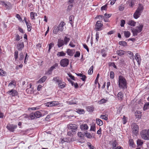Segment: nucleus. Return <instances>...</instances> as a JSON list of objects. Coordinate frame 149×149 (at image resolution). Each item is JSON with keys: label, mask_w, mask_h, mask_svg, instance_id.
Here are the masks:
<instances>
[{"label": "nucleus", "mask_w": 149, "mask_h": 149, "mask_svg": "<svg viewBox=\"0 0 149 149\" xmlns=\"http://www.w3.org/2000/svg\"><path fill=\"white\" fill-rule=\"evenodd\" d=\"M83 45L84 47L86 50L87 52H89V48H88V46L86 45V44H83Z\"/></svg>", "instance_id": "nucleus-60"}, {"label": "nucleus", "mask_w": 149, "mask_h": 149, "mask_svg": "<svg viewBox=\"0 0 149 149\" xmlns=\"http://www.w3.org/2000/svg\"><path fill=\"white\" fill-rule=\"evenodd\" d=\"M66 55V53H64L63 51L58 52L57 54V56L58 57L63 56Z\"/></svg>", "instance_id": "nucleus-29"}, {"label": "nucleus", "mask_w": 149, "mask_h": 149, "mask_svg": "<svg viewBox=\"0 0 149 149\" xmlns=\"http://www.w3.org/2000/svg\"><path fill=\"white\" fill-rule=\"evenodd\" d=\"M30 15L31 19L35 20L36 19L35 16L37 15V14L35 12H31L30 13Z\"/></svg>", "instance_id": "nucleus-21"}, {"label": "nucleus", "mask_w": 149, "mask_h": 149, "mask_svg": "<svg viewBox=\"0 0 149 149\" xmlns=\"http://www.w3.org/2000/svg\"><path fill=\"white\" fill-rule=\"evenodd\" d=\"M132 132L133 134L136 135L138 134L139 130L138 125L135 123L133 124L132 125Z\"/></svg>", "instance_id": "nucleus-7"}, {"label": "nucleus", "mask_w": 149, "mask_h": 149, "mask_svg": "<svg viewBox=\"0 0 149 149\" xmlns=\"http://www.w3.org/2000/svg\"><path fill=\"white\" fill-rule=\"evenodd\" d=\"M6 93L8 94L10 96L14 97L17 95L18 93L16 90L12 89L7 92Z\"/></svg>", "instance_id": "nucleus-9"}, {"label": "nucleus", "mask_w": 149, "mask_h": 149, "mask_svg": "<svg viewBox=\"0 0 149 149\" xmlns=\"http://www.w3.org/2000/svg\"><path fill=\"white\" fill-rule=\"evenodd\" d=\"M118 86L120 88L123 90L127 88V82L125 77L121 75H120L118 77Z\"/></svg>", "instance_id": "nucleus-1"}, {"label": "nucleus", "mask_w": 149, "mask_h": 149, "mask_svg": "<svg viewBox=\"0 0 149 149\" xmlns=\"http://www.w3.org/2000/svg\"><path fill=\"white\" fill-rule=\"evenodd\" d=\"M109 65L110 66H112L114 68L116 69L117 68L116 66L115 65V63L114 62H111L109 64Z\"/></svg>", "instance_id": "nucleus-63"}, {"label": "nucleus", "mask_w": 149, "mask_h": 149, "mask_svg": "<svg viewBox=\"0 0 149 149\" xmlns=\"http://www.w3.org/2000/svg\"><path fill=\"white\" fill-rule=\"evenodd\" d=\"M127 24L131 26H135L136 22L133 20H131L128 22Z\"/></svg>", "instance_id": "nucleus-25"}, {"label": "nucleus", "mask_w": 149, "mask_h": 149, "mask_svg": "<svg viewBox=\"0 0 149 149\" xmlns=\"http://www.w3.org/2000/svg\"><path fill=\"white\" fill-rule=\"evenodd\" d=\"M58 31H59V30L58 27H55L54 28L53 32L54 33L56 34Z\"/></svg>", "instance_id": "nucleus-44"}, {"label": "nucleus", "mask_w": 149, "mask_h": 149, "mask_svg": "<svg viewBox=\"0 0 149 149\" xmlns=\"http://www.w3.org/2000/svg\"><path fill=\"white\" fill-rule=\"evenodd\" d=\"M127 53L129 55H131V56L130 57V58L131 59H132L134 61V58L133 57L134 54H133V53L132 52H131V51H127Z\"/></svg>", "instance_id": "nucleus-43"}, {"label": "nucleus", "mask_w": 149, "mask_h": 149, "mask_svg": "<svg viewBox=\"0 0 149 149\" xmlns=\"http://www.w3.org/2000/svg\"><path fill=\"white\" fill-rule=\"evenodd\" d=\"M101 54L102 56L103 57H105L107 56V52L104 49L101 50Z\"/></svg>", "instance_id": "nucleus-30"}, {"label": "nucleus", "mask_w": 149, "mask_h": 149, "mask_svg": "<svg viewBox=\"0 0 149 149\" xmlns=\"http://www.w3.org/2000/svg\"><path fill=\"white\" fill-rule=\"evenodd\" d=\"M69 63V60L66 58L61 59L60 61V65L63 67H65L68 65Z\"/></svg>", "instance_id": "nucleus-6"}, {"label": "nucleus", "mask_w": 149, "mask_h": 149, "mask_svg": "<svg viewBox=\"0 0 149 149\" xmlns=\"http://www.w3.org/2000/svg\"><path fill=\"white\" fill-rule=\"evenodd\" d=\"M70 40V38H68L66 36H65L64 38L63 42L65 45H67L68 43L69 42Z\"/></svg>", "instance_id": "nucleus-28"}, {"label": "nucleus", "mask_w": 149, "mask_h": 149, "mask_svg": "<svg viewBox=\"0 0 149 149\" xmlns=\"http://www.w3.org/2000/svg\"><path fill=\"white\" fill-rule=\"evenodd\" d=\"M18 57V52L17 50H15L14 53V57L15 60H17Z\"/></svg>", "instance_id": "nucleus-36"}, {"label": "nucleus", "mask_w": 149, "mask_h": 149, "mask_svg": "<svg viewBox=\"0 0 149 149\" xmlns=\"http://www.w3.org/2000/svg\"><path fill=\"white\" fill-rule=\"evenodd\" d=\"M100 118L102 119H103L106 120H108V117L106 115H101L100 116Z\"/></svg>", "instance_id": "nucleus-51"}, {"label": "nucleus", "mask_w": 149, "mask_h": 149, "mask_svg": "<svg viewBox=\"0 0 149 149\" xmlns=\"http://www.w3.org/2000/svg\"><path fill=\"white\" fill-rule=\"evenodd\" d=\"M64 139V141L67 143H70L75 140V139L74 138H70L69 137L63 138Z\"/></svg>", "instance_id": "nucleus-17"}, {"label": "nucleus", "mask_w": 149, "mask_h": 149, "mask_svg": "<svg viewBox=\"0 0 149 149\" xmlns=\"http://www.w3.org/2000/svg\"><path fill=\"white\" fill-rule=\"evenodd\" d=\"M36 115V118H38L42 116V114L39 111H37L35 112Z\"/></svg>", "instance_id": "nucleus-27"}, {"label": "nucleus", "mask_w": 149, "mask_h": 149, "mask_svg": "<svg viewBox=\"0 0 149 149\" xmlns=\"http://www.w3.org/2000/svg\"><path fill=\"white\" fill-rule=\"evenodd\" d=\"M78 136L81 139H83L84 136L83 134H82L81 132H79L77 133Z\"/></svg>", "instance_id": "nucleus-58"}, {"label": "nucleus", "mask_w": 149, "mask_h": 149, "mask_svg": "<svg viewBox=\"0 0 149 149\" xmlns=\"http://www.w3.org/2000/svg\"><path fill=\"white\" fill-rule=\"evenodd\" d=\"M26 25L27 27L28 31H30L31 30L32 27L30 22L29 21V23L27 24H26Z\"/></svg>", "instance_id": "nucleus-35"}, {"label": "nucleus", "mask_w": 149, "mask_h": 149, "mask_svg": "<svg viewBox=\"0 0 149 149\" xmlns=\"http://www.w3.org/2000/svg\"><path fill=\"white\" fill-rule=\"evenodd\" d=\"M66 52L68 55L70 56H72V51L71 49H68L67 50Z\"/></svg>", "instance_id": "nucleus-47"}, {"label": "nucleus", "mask_w": 149, "mask_h": 149, "mask_svg": "<svg viewBox=\"0 0 149 149\" xmlns=\"http://www.w3.org/2000/svg\"><path fill=\"white\" fill-rule=\"evenodd\" d=\"M103 26V24L101 21H97L95 25L94 29L96 31H101L102 29Z\"/></svg>", "instance_id": "nucleus-5"}, {"label": "nucleus", "mask_w": 149, "mask_h": 149, "mask_svg": "<svg viewBox=\"0 0 149 149\" xmlns=\"http://www.w3.org/2000/svg\"><path fill=\"white\" fill-rule=\"evenodd\" d=\"M58 87L61 88L63 89L65 87L66 84L64 82H63L62 80H60L58 83Z\"/></svg>", "instance_id": "nucleus-13"}, {"label": "nucleus", "mask_w": 149, "mask_h": 149, "mask_svg": "<svg viewBox=\"0 0 149 149\" xmlns=\"http://www.w3.org/2000/svg\"><path fill=\"white\" fill-rule=\"evenodd\" d=\"M124 9V6L122 4L120 5L118 7V9L120 11H122Z\"/></svg>", "instance_id": "nucleus-57"}, {"label": "nucleus", "mask_w": 149, "mask_h": 149, "mask_svg": "<svg viewBox=\"0 0 149 149\" xmlns=\"http://www.w3.org/2000/svg\"><path fill=\"white\" fill-rule=\"evenodd\" d=\"M85 135L87 138L89 139H91L92 137V136L90 133L86 132L85 133Z\"/></svg>", "instance_id": "nucleus-53"}, {"label": "nucleus", "mask_w": 149, "mask_h": 149, "mask_svg": "<svg viewBox=\"0 0 149 149\" xmlns=\"http://www.w3.org/2000/svg\"><path fill=\"white\" fill-rule=\"evenodd\" d=\"M143 143V141L141 139H138L137 141V144L138 146H141Z\"/></svg>", "instance_id": "nucleus-45"}, {"label": "nucleus", "mask_w": 149, "mask_h": 149, "mask_svg": "<svg viewBox=\"0 0 149 149\" xmlns=\"http://www.w3.org/2000/svg\"><path fill=\"white\" fill-rule=\"evenodd\" d=\"M120 45H121L123 46H126L127 45V43L125 41H120L118 43Z\"/></svg>", "instance_id": "nucleus-39"}, {"label": "nucleus", "mask_w": 149, "mask_h": 149, "mask_svg": "<svg viewBox=\"0 0 149 149\" xmlns=\"http://www.w3.org/2000/svg\"><path fill=\"white\" fill-rule=\"evenodd\" d=\"M110 78L113 79L114 77V74L113 71H111L110 72Z\"/></svg>", "instance_id": "nucleus-54"}, {"label": "nucleus", "mask_w": 149, "mask_h": 149, "mask_svg": "<svg viewBox=\"0 0 149 149\" xmlns=\"http://www.w3.org/2000/svg\"><path fill=\"white\" fill-rule=\"evenodd\" d=\"M124 36L125 38H127L129 37L131 35L130 32L128 31H125L124 32Z\"/></svg>", "instance_id": "nucleus-31"}, {"label": "nucleus", "mask_w": 149, "mask_h": 149, "mask_svg": "<svg viewBox=\"0 0 149 149\" xmlns=\"http://www.w3.org/2000/svg\"><path fill=\"white\" fill-rule=\"evenodd\" d=\"M124 96L123 93L120 91L118 94L117 97L118 100L122 101L123 99Z\"/></svg>", "instance_id": "nucleus-14"}, {"label": "nucleus", "mask_w": 149, "mask_h": 149, "mask_svg": "<svg viewBox=\"0 0 149 149\" xmlns=\"http://www.w3.org/2000/svg\"><path fill=\"white\" fill-rule=\"evenodd\" d=\"M77 112L79 114H84V111L83 109H77Z\"/></svg>", "instance_id": "nucleus-37"}, {"label": "nucleus", "mask_w": 149, "mask_h": 149, "mask_svg": "<svg viewBox=\"0 0 149 149\" xmlns=\"http://www.w3.org/2000/svg\"><path fill=\"white\" fill-rule=\"evenodd\" d=\"M96 122L97 125L99 126H101L103 125V122L99 118H97L96 119Z\"/></svg>", "instance_id": "nucleus-32"}, {"label": "nucleus", "mask_w": 149, "mask_h": 149, "mask_svg": "<svg viewBox=\"0 0 149 149\" xmlns=\"http://www.w3.org/2000/svg\"><path fill=\"white\" fill-rule=\"evenodd\" d=\"M1 2L3 5H5L7 8H8L9 5H10L9 3L8 2H6L4 1H2Z\"/></svg>", "instance_id": "nucleus-38"}, {"label": "nucleus", "mask_w": 149, "mask_h": 149, "mask_svg": "<svg viewBox=\"0 0 149 149\" xmlns=\"http://www.w3.org/2000/svg\"><path fill=\"white\" fill-rule=\"evenodd\" d=\"M74 19V17L73 15H71L69 17L70 23L72 26L73 25Z\"/></svg>", "instance_id": "nucleus-26"}, {"label": "nucleus", "mask_w": 149, "mask_h": 149, "mask_svg": "<svg viewBox=\"0 0 149 149\" xmlns=\"http://www.w3.org/2000/svg\"><path fill=\"white\" fill-rule=\"evenodd\" d=\"M143 27V25L142 24L140 25L139 26H137V29L132 28L131 31L133 33V36H137L138 33L141 32Z\"/></svg>", "instance_id": "nucleus-4"}, {"label": "nucleus", "mask_w": 149, "mask_h": 149, "mask_svg": "<svg viewBox=\"0 0 149 149\" xmlns=\"http://www.w3.org/2000/svg\"><path fill=\"white\" fill-rule=\"evenodd\" d=\"M107 7V5L105 4L104 6H102L101 8V10H106Z\"/></svg>", "instance_id": "nucleus-64"}, {"label": "nucleus", "mask_w": 149, "mask_h": 149, "mask_svg": "<svg viewBox=\"0 0 149 149\" xmlns=\"http://www.w3.org/2000/svg\"><path fill=\"white\" fill-rule=\"evenodd\" d=\"M139 6L136 10L133 15L135 19H137L139 17L143 10V7L141 4H139Z\"/></svg>", "instance_id": "nucleus-2"}, {"label": "nucleus", "mask_w": 149, "mask_h": 149, "mask_svg": "<svg viewBox=\"0 0 149 149\" xmlns=\"http://www.w3.org/2000/svg\"><path fill=\"white\" fill-rule=\"evenodd\" d=\"M29 56H28L27 54L26 53L25 55V57L24 59V63L26 64L27 60L28 59Z\"/></svg>", "instance_id": "nucleus-55"}, {"label": "nucleus", "mask_w": 149, "mask_h": 149, "mask_svg": "<svg viewBox=\"0 0 149 149\" xmlns=\"http://www.w3.org/2000/svg\"><path fill=\"white\" fill-rule=\"evenodd\" d=\"M141 113L142 112L140 111H136L135 113L136 118L139 119L140 118Z\"/></svg>", "instance_id": "nucleus-24"}, {"label": "nucleus", "mask_w": 149, "mask_h": 149, "mask_svg": "<svg viewBox=\"0 0 149 149\" xmlns=\"http://www.w3.org/2000/svg\"><path fill=\"white\" fill-rule=\"evenodd\" d=\"M29 88L26 89V92L29 94H31L34 92V91L32 88H31V84H29Z\"/></svg>", "instance_id": "nucleus-19"}, {"label": "nucleus", "mask_w": 149, "mask_h": 149, "mask_svg": "<svg viewBox=\"0 0 149 149\" xmlns=\"http://www.w3.org/2000/svg\"><path fill=\"white\" fill-rule=\"evenodd\" d=\"M135 59L136 61L138 64L139 65L141 63V56L138 53H136L135 55Z\"/></svg>", "instance_id": "nucleus-15"}, {"label": "nucleus", "mask_w": 149, "mask_h": 149, "mask_svg": "<svg viewBox=\"0 0 149 149\" xmlns=\"http://www.w3.org/2000/svg\"><path fill=\"white\" fill-rule=\"evenodd\" d=\"M47 79V77L45 76H44L38 81V82L40 83H43Z\"/></svg>", "instance_id": "nucleus-22"}, {"label": "nucleus", "mask_w": 149, "mask_h": 149, "mask_svg": "<svg viewBox=\"0 0 149 149\" xmlns=\"http://www.w3.org/2000/svg\"><path fill=\"white\" fill-rule=\"evenodd\" d=\"M30 116L31 119H33L35 118L36 117L35 113H30Z\"/></svg>", "instance_id": "nucleus-50"}, {"label": "nucleus", "mask_w": 149, "mask_h": 149, "mask_svg": "<svg viewBox=\"0 0 149 149\" xmlns=\"http://www.w3.org/2000/svg\"><path fill=\"white\" fill-rule=\"evenodd\" d=\"M80 53L79 51H77L76 52L75 54L74 55V56L75 57H78L80 56Z\"/></svg>", "instance_id": "nucleus-61"}, {"label": "nucleus", "mask_w": 149, "mask_h": 149, "mask_svg": "<svg viewBox=\"0 0 149 149\" xmlns=\"http://www.w3.org/2000/svg\"><path fill=\"white\" fill-rule=\"evenodd\" d=\"M149 109V102L146 103L144 106L143 110H146Z\"/></svg>", "instance_id": "nucleus-34"}, {"label": "nucleus", "mask_w": 149, "mask_h": 149, "mask_svg": "<svg viewBox=\"0 0 149 149\" xmlns=\"http://www.w3.org/2000/svg\"><path fill=\"white\" fill-rule=\"evenodd\" d=\"M16 17L17 18L18 20L21 21H23L22 19L19 14H17L16 15Z\"/></svg>", "instance_id": "nucleus-59"}, {"label": "nucleus", "mask_w": 149, "mask_h": 149, "mask_svg": "<svg viewBox=\"0 0 149 149\" xmlns=\"http://www.w3.org/2000/svg\"><path fill=\"white\" fill-rule=\"evenodd\" d=\"M53 81H55L56 83H58L60 81L59 78V77H54L53 78Z\"/></svg>", "instance_id": "nucleus-49"}, {"label": "nucleus", "mask_w": 149, "mask_h": 149, "mask_svg": "<svg viewBox=\"0 0 149 149\" xmlns=\"http://www.w3.org/2000/svg\"><path fill=\"white\" fill-rule=\"evenodd\" d=\"M107 101V98L106 99L103 98L101 100L98 101V103H99L100 104H103V103H105Z\"/></svg>", "instance_id": "nucleus-42"}, {"label": "nucleus", "mask_w": 149, "mask_h": 149, "mask_svg": "<svg viewBox=\"0 0 149 149\" xmlns=\"http://www.w3.org/2000/svg\"><path fill=\"white\" fill-rule=\"evenodd\" d=\"M93 66H91L88 70V73L89 74L91 75L93 72Z\"/></svg>", "instance_id": "nucleus-40"}, {"label": "nucleus", "mask_w": 149, "mask_h": 149, "mask_svg": "<svg viewBox=\"0 0 149 149\" xmlns=\"http://www.w3.org/2000/svg\"><path fill=\"white\" fill-rule=\"evenodd\" d=\"M19 60L20 61L22 60L24 58V55L22 52H21L19 54Z\"/></svg>", "instance_id": "nucleus-48"}, {"label": "nucleus", "mask_w": 149, "mask_h": 149, "mask_svg": "<svg viewBox=\"0 0 149 149\" xmlns=\"http://www.w3.org/2000/svg\"><path fill=\"white\" fill-rule=\"evenodd\" d=\"M54 44L53 43H50L49 45V49L48 52H50V50L52 48V47L54 46Z\"/></svg>", "instance_id": "nucleus-56"}, {"label": "nucleus", "mask_w": 149, "mask_h": 149, "mask_svg": "<svg viewBox=\"0 0 149 149\" xmlns=\"http://www.w3.org/2000/svg\"><path fill=\"white\" fill-rule=\"evenodd\" d=\"M87 110L89 112H92L93 111V108L91 106H88L87 108Z\"/></svg>", "instance_id": "nucleus-52"}, {"label": "nucleus", "mask_w": 149, "mask_h": 149, "mask_svg": "<svg viewBox=\"0 0 149 149\" xmlns=\"http://www.w3.org/2000/svg\"><path fill=\"white\" fill-rule=\"evenodd\" d=\"M75 132L74 130H70L67 132V135L70 136H73V134Z\"/></svg>", "instance_id": "nucleus-33"}, {"label": "nucleus", "mask_w": 149, "mask_h": 149, "mask_svg": "<svg viewBox=\"0 0 149 149\" xmlns=\"http://www.w3.org/2000/svg\"><path fill=\"white\" fill-rule=\"evenodd\" d=\"M125 53V52L123 50H118L116 51L117 54L119 56H121L124 55Z\"/></svg>", "instance_id": "nucleus-23"}, {"label": "nucleus", "mask_w": 149, "mask_h": 149, "mask_svg": "<svg viewBox=\"0 0 149 149\" xmlns=\"http://www.w3.org/2000/svg\"><path fill=\"white\" fill-rule=\"evenodd\" d=\"M141 138L144 140H148L149 137V129L142 130L140 132Z\"/></svg>", "instance_id": "nucleus-3"}, {"label": "nucleus", "mask_w": 149, "mask_h": 149, "mask_svg": "<svg viewBox=\"0 0 149 149\" xmlns=\"http://www.w3.org/2000/svg\"><path fill=\"white\" fill-rule=\"evenodd\" d=\"M6 72L2 69H0V75L1 76H4L5 75Z\"/></svg>", "instance_id": "nucleus-41"}, {"label": "nucleus", "mask_w": 149, "mask_h": 149, "mask_svg": "<svg viewBox=\"0 0 149 149\" xmlns=\"http://www.w3.org/2000/svg\"><path fill=\"white\" fill-rule=\"evenodd\" d=\"M17 49L19 51H21L24 47V43L23 42L21 43H19L17 45Z\"/></svg>", "instance_id": "nucleus-18"}, {"label": "nucleus", "mask_w": 149, "mask_h": 149, "mask_svg": "<svg viewBox=\"0 0 149 149\" xmlns=\"http://www.w3.org/2000/svg\"><path fill=\"white\" fill-rule=\"evenodd\" d=\"M68 127L69 129L72 130H74L75 132L77 130V126L75 124H70L68 125Z\"/></svg>", "instance_id": "nucleus-12"}, {"label": "nucleus", "mask_w": 149, "mask_h": 149, "mask_svg": "<svg viewBox=\"0 0 149 149\" xmlns=\"http://www.w3.org/2000/svg\"><path fill=\"white\" fill-rule=\"evenodd\" d=\"M81 129L82 130H86L88 128V127L87 124H82L80 126Z\"/></svg>", "instance_id": "nucleus-20"}, {"label": "nucleus", "mask_w": 149, "mask_h": 149, "mask_svg": "<svg viewBox=\"0 0 149 149\" xmlns=\"http://www.w3.org/2000/svg\"><path fill=\"white\" fill-rule=\"evenodd\" d=\"M16 84V81L15 80H13L10 82L8 86H12V85L15 86Z\"/></svg>", "instance_id": "nucleus-46"}, {"label": "nucleus", "mask_w": 149, "mask_h": 149, "mask_svg": "<svg viewBox=\"0 0 149 149\" xmlns=\"http://www.w3.org/2000/svg\"><path fill=\"white\" fill-rule=\"evenodd\" d=\"M66 24L63 21H61L60 22L59 24L58 27L59 29V31L61 32H62L64 29V26Z\"/></svg>", "instance_id": "nucleus-11"}, {"label": "nucleus", "mask_w": 149, "mask_h": 149, "mask_svg": "<svg viewBox=\"0 0 149 149\" xmlns=\"http://www.w3.org/2000/svg\"><path fill=\"white\" fill-rule=\"evenodd\" d=\"M17 127V125H16L13 124H8L6 126V128L8 130L11 132H13L15 130Z\"/></svg>", "instance_id": "nucleus-8"}, {"label": "nucleus", "mask_w": 149, "mask_h": 149, "mask_svg": "<svg viewBox=\"0 0 149 149\" xmlns=\"http://www.w3.org/2000/svg\"><path fill=\"white\" fill-rule=\"evenodd\" d=\"M120 22V26L121 27H123L125 24V21L124 20L122 19L121 20Z\"/></svg>", "instance_id": "nucleus-62"}, {"label": "nucleus", "mask_w": 149, "mask_h": 149, "mask_svg": "<svg viewBox=\"0 0 149 149\" xmlns=\"http://www.w3.org/2000/svg\"><path fill=\"white\" fill-rule=\"evenodd\" d=\"M46 105L48 107L56 106L60 105V104L56 101H53L46 103Z\"/></svg>", "instance_id": "nucleus-10"}, {"label": "nucleus", "mask_w": 149, "mask_h": 149, "mask_svg": "<svg viewBox=\"0 0 149 149\" xmlns=\"http://www.w3.org/2000/svg\"><path fill=\"white\" fill-rule=\"evenodd\" d=\"M65 45L63 40L61 39H58L57 46L58 47H60Z\"/></svg>", "instance_id": "nucleus-16"}]
</instances>
